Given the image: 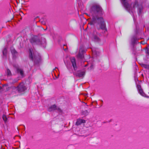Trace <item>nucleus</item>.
Returning <instances> with one entry per match:
<instances>
[{"instance_id":"20e7f679","label":"nucleus","mask_w":149,"mask_h":149,"mask_svg":"<svg viewBox=\"0 0 149 149\" xmlns=\"http://www.w3.org/2000/svg\"><path fill=\"white\" fill-rule=\"evenodd\" d=\"M101 34L97 32L96 30L94 31L91 36V38L95 42H99L100 41V39L99 37Z\"/></svg>"},{"instance_id":"423d86ee","label":"nucleus","mask_w":149,"mask_h":149,"mask_svg":"<svg viewBox=\"0 0 149 149\" xmlns=\"http://www.w3.org/2000/svg\"><path fill=\"white\" fill-rule=\"evenodd\" d=\"M15 88L19 93L23 92L26 89L24 84L23 82L20 83L17 87H15Z\"/></svg>"},{"instance_id":"dca6fc26","label":"nucleus","mask_w":149,"mask_h":149,"mask_svg":"<svg viewBox=\"0 0 149 149\" xmlns=\"http://www.w3.org/2000/svg\"><path fill=\"white\" fill-rule=\"evenodd\" d=\"M132 41L133 44L137 43V39L135 37H133L132 39Z\"/></svg>"},{"instance_id":"bb28decb","label":"nucleus","mask_w":149,"mask_h":149,"mask_svg":"<svg viewBox=\"0 0 149 149\" xmlns=\"http://www.w3.org/2000/svg\"><path fill=\"white\" fill-rule=\"evenodd\" d=\"M101 102H103V101H102V100H101Z\"/></svg>"},{"instance_id":"6e6552de","label":"nucleus","mask_w":149,"mask_h":149,"mask_svg":"<svg viewBox=\"0 0 149 149\" xmlns=\"http://www.w3.org/2000/svg\"><path fill=\"white\" fill-rule=\"evenodd\" d=\"M55 110H57L59 113H61L62 111L59 108L56 107L55 104L51 106L47 109L48 111H51Z\"/></svg>"},{"instance_id":"1a4fd4ad","label":"nucleus","mask_w":149,"mask_h":149,"mask_svg":"<svg viewBox=\"0 0 149 149\" xmlns=\"http://www.w3.org/2000/svg\"><path fill=\"white\" fill-rule=\"evenodd\" d=\"M14 66L16 68L18 74H19L22 77H24V73L23 70L19 67L17 65H14Z\"/></svg>"},{"instance_id":"ddd939ff","label":"nucleus","mask_w":149,"mask_h":149,"mask_svg":"<svg viewBox=\"0 0 149 149\" xmlns=\"http://www.w3.org/2000/svg\"><path fill=\"white\" fill-rule=\"evenodd\" d=\"M86 122L85 120L81 119H78L77 120L76 123V125H81L82 123H84Z\"/></svg>"},{"instance_id":"6ab92c4d","label":"nucleus","mask_w":149,"mask_h":149,"mask_svg":"<svg viewBox=\"0 0 149 149\" xmlns=\"http://www.w3.org/2000/svg\"><path fill=\"white\" fill-rule=\"evenodd\" d=\"M2 118L5 123H6L7 122L8 118L4 114L3 115V116Z\"/></svg>"},{"instance_id":"aec40b11","label":"nucleus","mask_w":149,"mask_h":149,"mask_svg":"<svg viewBox=\"0 0 149 149\" xmlns=\"http://www.w3.org/2000/svg\"><path fill=\"white\" fill-rule=\"evenodd\" d=\"M82 114L83 115L86 116L88 114V112L87 110H86L84 111H82Z\"/></svg>"},{"instance_id":"4468645a","label":"nucleus","mask_w":149,"mask_h":149,"mask_svg":"<svg viewBox=\"0 0 149 149\" xmlns=\"http://www.w3.org/2000/svg\"><path fill=\"white\" fill-rule=\"evenodd\" d=\"M11 52L13 55V58H15L17 54V52L15 49L13 47H12L11 49Z\"/></svg>"},{"instance_id":"5701e85b","label":"nucleus","mask_w":149,"mask_h":149,"mask_svg":"<svg viewBox=\"0 0 149 149\" xmlns=\"http://www.w3.org/2000/svg\"><path fill=\"white\" fill-rule=\"evenodd\" d=\"M19 79H17V80H16V81H14V82H17L18 80Z\"/></svg>"},{"instance_id":"39448f33","label":"nucleus","mask_w":149,"mask_h":149,"mask_svg":"<svg viewBox=\"0 0 149 149\" xmlns=\"http://www.w3.org/2000/svg\"><path fill=\"white\" fill-rule=\"evenodd\" d=\"M30 42L33 45H40L42 44L41 42L38 38L37 36H34L32 37L30 40Z\"/></svg>"},{"instance_id":"a878e982","label":"nucleus","mask_w":149,"mask_h":149,"mask_svg":"<svg viewBox=\"0 0 149 149\" xmlns=\"http://www.w3.org/2000/svg\"><path fill=\"white\" fill-rule=\"evenodd\" d=\"M133 19H134V17H133Z\"/></svg>"},{"instance_id":"4be33fe9","label":"nucleus","mask_w":149,"mask_h":149,"mask_svg":"<svg viewBox=\"0 0 149 149\" xmlns=\"http://www.w3.org/2000/svg\"><path fill=\"white\" fill-rule=\"evenodd\" d=\"M40 21L43 24H45V22H42V20H40Z\"/></svg>"},{"instance_id":"f3484780","label":"nucleus","mask_w":149,"mask_h":149,"mask_svg":"<svg viewBox=\"0 0 149 149\" xmlns=\"http://www.w3.org/2000/svg\"><path fill=\"white\" fill-rule=\"evenodd\" d=\"M6 73L7 74L8 76H10L12 75L11 71L8 69H7Z\"/></svg>"},{"instance_id":"7ed1b4c3","label":"nucleus","mask_w":149,"mask_h":149,"mask_svg":"<svg viewBox=\"0 0 149 149\" xmlns=\"http://www.w3.org/2000/svg\"><path fill=\"white\" fill-rule=\"evenodd\" d=\"M29 58L34 62L37 64L38 63L40 60V57L36 53H34L32 49H30L29 50Z\"/></svg>"},{"instance_id":"9b49d317","label":"nucleus","mask_w":149,"mask_h":149,"mask_svg":"<svg viewBox=\"0 0 149 149\" xmlns=\"http://www.w3.org/2000/svg\"><path fill=\"white\" fill-rule=\"evenodd\" d=\"M70 59L74 70H76L77 69V67L75 58L74 57H72L70 58Z\"/></svg>"},{"instance_id":"f8f14e48","label":"nucleus","mask_w":149,"mask_h":149,"mask_svg":"<svg viewBox=\"0 0 149 149\" xmlns=\"http://www.w3.org/2000/svg\"><path fill=\"white\" fill-rule=\"evenodd\" d=\"M137 88L140 94L143 97H145L146 95L143 92L141 85H137Z\"/></svg>"},{"instance_id":"2eb2a0df","label":"nucleus","mask_w":149,"mask_h":149,"mask_svg":"<svg viewBox=\"0 0 149 149\" xmlns=\"http://www.w3.org/2000/svg\"><path fill=\"white\" fill-rule=\"evenodd\" d=\"M7 47H5L3 51V56L6 57L7 53Z\"/></svg>"},{"instance_id":"0eeeda50","label":"nucleus","mask_w":149,"mask_h":149,"mask_svg":"<svg viewBox=\"0 0 149 149\" xmlns=\"http://www.w3.org/2000/svg\"><path fill=\"white\" fill-rule=\"evenodd\" d=\"M73 73L74 76L78 78L83 77L85 74V72L81 70L73 72Z\"/></svg>"},{"instance_id":"9d476101","label":"nucleus","mask_w":149,"mask_h":149,"mask_svg":"<svg viewBox=\"0 0 149 149\" xmlns=\"http://www.w3.org/2000/svg\"><path fill=\"white\" fill-rule=\"evenodd\" d=\"M85 52V50L83 48H80L79 53L77 55L78 57L80 59H82L84 58V54Z\"/></svg>"},{"instance_id":"b1692460","label":"nucleus","mask_w":149,"mask_h":149,"mask_svg":"<svg viewBox=\"0 0 149 149\" xmlns=\"http://www.w3.org/2000/svg\"><path fill=\"white\" fill-rule=\"evenodd\" d=\"M44 42L45 43V39L44 40Z\"/></svg>"},{"instance_id":"f257e3e1","label":"nucleus","mask_w":149,"mask_h":149,"mask_svg":"<svg viewBox=\"0 0 149 149\" xmlns=\"http://www.w3.org/2000/svg\"><path fill=\"white\" fill-rule=\"evenodd\" d=\"M90 11L92 16V18L90 22L88 23L87 27L97 23L100 24V28L104 30V32L105 33L107 31L105 23L103 18L100 17L103 13L102 9L101 6L98 4H93L90 8Z\"/></svg>"},{"instance_id":"412c9836","label":"nucleus","mask_w":149,"mask_h":149,"mask_svg":"<svg viewBox=\"0 0 149 149\" xmlns=\"http://www.w3.org/2000/svg\"><path fill=\"white\" fill-rule=\"evenodd\" d=\"M147 52L148 54H149V45L148 46L147 48Z\"/></svg>"},{"instance_id":"f03ea898","label":"nucleus","mask_w":149,"mask_h":149,"mask_svg":"<svg viewBox=\"0 0 149 149\" xmlns=\"http://www.w3.org/2000/svg\"><path fill=\"white\" fill-rule=\"evenodd\" d=\"M125 8L129 12H132L133 8L134 9L136 7H138V14L139 15H141L143 7L141 5L138 6V3L136 1L134 4L133 5V8L131 6V5H130L128 3L127 0H121Z\"/></svg>"},{"instance_id":"393cba45","label":"nucleus","mask_w":149,"mask_h":149,"mask_svg":"<svg viewBox=\"0 0 149 149\" xmlns=\"http://www.w3.org/2000/svg\"><path fill=\"white\" fill-rule=\"evenodd\" d=\"M1 88V87L0 86V90Z\"/></svg>"},{"instance_id":"a211bd4d","label":"nucleus","mask_w":149,"mask_h":149,"mask_svg":"<svg viewBox=\"0 0 149 149\" xmlns=\"http://www.w3.org/2000/svg\"><path fill=\"white\" fill-rule=\"evenodd\" d=\"M142 67L145 68L149 69V65H147L145 64H142L141 65Z\"/></svg>"}]
</instances>
